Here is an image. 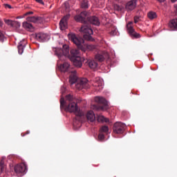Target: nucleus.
Returning a JSON list of instances; mask_svg holds the SVG:
<instances>
[{"label":"nucleus","instance_id":"nucleus-21","mask_svg":"<svg viewBox=\"0 0 177 177\" xmlns=\"http://www.w3.org/2000/svg\"><path fill=\"white\" fill-rule=\"evenodd\" d=\"M97 122H109V119L106 118L102 115H98L97 116Z\"/></svg>","mask_w":177,"mask_h":177},{"label":"nucleus","instance_id":"nucleus-39","mask_svg":"<svg viewBox=\"0 0 177 177\" xmlns=\"http://www.w3.org/2000/svg\"><path fill=\"white\" fill-rule=\"evenodd\" d=\"M171 1L174 3L176 1H177V0H171Z\"/></svg>","mask_w":177,"mask_h":177},{"label":"nucleus","instance_id":"nucleus-11","mask_svg":"<svg viewBox=\"0 0 177 177\" xmlns=\"http://www.w3.org/2000/svg\"><path fill=\"white\" fill-rule=\"evenodd\" d=\"M71 15L69 14L66 15V16H64V18L61 19V21H59V28L62 30H64L66 29V24L67 20L69 19Z\"/></svg>","mask_w":177,"mask_h":177},{"label":"nucleus","instance_id":"nucleus-25","mask_svg":"<svg viewBox=\"0 0 177 177\" xmlns=\"http://www.w3.org/2000/svg\"><path fill=\"white\" fill-rule=\"evenodd\" d=\"M118 34V29L115 26H111V35L115 36Z\"/></svg>","mask_w":177,"mask_h":177},{"label":"nucleus","instance_id":"nucleus-9","mask_svg":"<svg viewBox=\"0 0 177 177\" xmlns=\"http://www.w3.org/2000/svg\"><path fill=\"white\" fill-rule=\"evenodd\" d=\"M26 165L24 163L15 165V167H14V171H15L17 175H18L19 177H21L24 174H26Z\"/></svg>","mask_w":177,"mask_h":177},{"label":"nucleus","instance_id":"nucleus-10","mask_svg":"<svg viewBox=\"0 0 177 177\" xmlns=\"http://www.w3.org/2000/svg\"><path fill=\"white\" fill-rule=\"evenodd\" d=\"M28 22H32L34 24H43L44 19L39 16H32L26 18Z\"/></svg>","mask_w":177,"mask_h":177},{"label":"nucleus","instance_id":"nucleus-26","mask_svg":"<svg viewBox=\"0 0 177 177\" xmlns=\"http://www.w3.org/2000/svg\"><path fill=\"white\" fill-rule=\"evenodd\" d=\"M109 128L107 126H103L102 128L100 129V133H108Z\"/></svg>","mask_w":177,"mask_h":177},{"label":"nucleus","instance_id":"nucleus-1","mask_svg":"<svg viewBox=\"0 0 177 177\" xmlns=\"http://www.w3.org/2000/svg\"><path fill=\"white\" fill-rule=\"evenodd\" d=\"M75 19L77 22H81L83 26L80 28V31L83 32V38L88 41H94L95 39L91 37L93 34V30H92L89 24L94 26H99L100 24V19L96 16L88 17V12L86 11L82 12L80 15H76Z\"/></svg>","mask_w":177,"mask_h":177},{"label":"nucleus","instance_id":"nucleus-24","mask_svg":"<svg viewBox=\"0 0 177 177\" xmlns=\"http://www.w3.org/2000/svg\"><path fill=\"white\" fill-rule=\"evenodd\" d=\"M95 60H97L98 62H104V57L102 55L97 54L95 55Z\"/></svg>","mask_w":177,"mask_h":177},{"label":"nucleus","instance_id":"nucleus-23","mask_svg":"<svg viewBox=\"0 0 177 177\" xmlns=\"http://www.w3.org/2000/svg\"><path fill=\"white\" fill-rule=\"evenodd\" d=\"M148 17L149 19H155L157 17V15L155 12H149Z\"/></svg>","mask_w":177,"mask_h":177},{"label":"nucleus","instance_id":"nucleus-27","mask_svg":"<svg viewBox=\"0 0 177 177\" xmlns=\"http://www.w3.org/2000/svg\"><path fill=\"white\" fill-rule=\"evenodd\" d=\"M81 8H83L84 9L88 8V2L86 1H82L81 3Z\"/></svg>","mask_w":177,"mask_h":177},{"label":"nucleus","instance_id":"nucleus-36","mask_svg":"<svg viewBox=\"0 0 177 177\" xmlns=\"http://www.w3.org/2000/svg\"><path fill=\"white\" fill-rule=\"evenodd\" d=\"M64 92H66V87L65 86H62V93L64 94Z\"/></svg>","mask_w":177,"mask_h":177},{"label":"nucleus","instance_id":"nucleus-41","mask_svg":"<svg viewBox=\"0 0 177 177\" xmlns=\"http://www.w3.org/2000/svg\"><path fill=\"white\" fill-rule=\"evenodd\" d=\"M29 133H30V131H26V135H27V134H29Z\"/></svg>","mask_w":177,"mask_h":177},{"label":"nucleus","instance_id":"nucleus-35","mask_svg":"<svg viewBox=\"0 0 177 177\" xmlns=\"http://www.w3.org/2000/svg\"><path fill=\"white\" fill-rule=\"evenodd\" d=\"M33 12H27L26 13L24 14L25 16H27V15H33Z\"/></svg>","mask_w":177,"mask_h":177},{"label":"nucleus","instance_id":"nucleus-32","mask_svg":"<svg viewBox=\"0 0 177 177\" xmlns=\"http://www.w3.org/2000/svg\"><path fill=\"white\" fill-rule=\"evenodd\" d=\"M4 7H5V8L12 9V6H10V4H8V3H5Z\"/></svg>","mask_w":177,"mask_h":177},{"label":"nucleus","instance_id":"nucleus-31","mask_svg":"<svg viewBox=\"0 0 177 177\" xmlns=\"http://www.w3.org/2000/svg\"><path fill=\"white\" fill-rule=\"evenodd\" d=\"M140 17L139 16H135L134 17V23L138 24L139 22Z\"/></svg>","mask_w":177,"mask_h":177},{"label":"nucleus","instance_id":"nucleus-34","mask_svg":"<svg viewBox=\"0 0 177 177\" xmlns=\"http://www.w3.org/2000/svg\"><path fill=\"white\" fill-rule=\"evenodd\" d=\"M38 3H40L41 5H44V2L42 0H35Z\"/></svg>","mask_w":177,"mask_h":177},{"label":"nucleus","instance_id":"nucleus-17","mask_svg":"<svg viewBox=\"0 0 177 177\" xmlns=\"http://www.w3.org/2000/svg\"><path fill=\"white\" fill-rule=\"evenodd\" d=\"M169 28L172 30H177V19H174L169 22Z\"/></svg>","mask_w":177,"mask_h":177},{"label":"nucleus","instance_id":"nucleus-33","mask_svg":"<svg viewBox=\"0 0 177 177\" xmlns=\"http://www.w3.org/2000/svg\"><path fill=\"white\" fill-rule=\"evenodd\" d=\"M114 8H115L118 11H120L121 10V7L116 5V6H114Z\"/></svg>","mask_w":177,"mask_h":177},{"label":"nucleus","instance_id":"nucleus-18","mask_svg":"<svg viewBox=\"0 0 177 177\" xmlns=\"http://www.w3.org/2000/svg\"><path fill=\"white\" fill-rule=\"evenodd\" d=\"M22 27H24L27 30L34 31L33 25H32V24H30L29 22H24V23H22Z\"/></svg>","mask_w":177,"mask_h":177},{"label":"nucleus","instance_id":"nucleus-14","mask_svg":"<svg viewBox=\"0 0 177 177\" xmlns=\"http://www.w3.org/2000/svg\"><path fill=\"white\" fill-rule=\"evenodd\" d=\"M136 2H137V0H131L127 2L126 5V9L129 11L133 10L136 8V5H137Z\"/></svg>","mask_w":177,"mask_h":177},{"label":"nucleus","instance_id":"nucleus-2","mask_svg":"<svg viewBox=\"0 0 177 177\" xmlns=\"http://www.w3.org/2000/svg\"><path fill=\"white\" fill-rule=\"evenodd\" d=\"M61 106H65V111L69 113L75 114V118L73 120V126L77 124V122H81L85 120V113L78 108L75 102V98L71 94H68L66 97V101L64 98L61 99Z\"/></svg>","mask_w":177,"mask_h":177},{"label":"nucleus","instance_id":"nucleus-38","mask_svg":"<svg viewBox=\"0 0 177 177\" xmlns=\"http://www.w3.org/2000/svg\"><path fill=\"white\" fill-rule=\"evenodd\" d=\"M157 1H159V3H164L165 0H157Z\"/></svg>","mask_w":177,"mask_h":177},{"label":"nucleus","instance_id":"nucleus-22","mask_svg":"<svg viewBox=\"0 0 177 177\" xmlns=\"http://www.w3.org/2000/svg\"><path fill=\"white\" fill-rule=\"evenodd\" d=\"M62 50H64V56L67 57L69 55V47L67 45H64L63 46V48Z\"/></svg>","mask_w":177,"mask_h":177},{"label":"nucleus","instance_id":"nucleus-40","mask_svg":"<svg viewBox=\"0 0 177 177\" xmlns=\"http://www.w3.org/2000/svg\"><path fill=\"white\" fill-rule=\"evenodd\" d=\"M2 25H3V24H2L1 21H0V27H1Z\"/></svg>","mask_w":177,"mask_h":177},{"label":"nucleus","instance_id":"nucleus-15","mask_svg":"<svg viewBox=\"0 0 177 177\" xmlns=\"http://www.w3.org/2000/svg\"><path fill=\"white\" fill-rule=\"evenodd\" d=\"M87 119V121L90 122H93V121L95 120V114L93 113V111H88L86 113V115H84V118Z\"/></svg>","mask_w":177,"mask_h":177},{"label":"nucleus","instance_id":"nucleus-4","mask_svg":"<svg viewBox=\"0 0 177 177\" xmlns=\"http://www.w3.org/2000/svg\"><path fill=\"white\" fill-rule=\"evenodd\" d=\"M71 62H73V65L77 68H81L82 66V62L86 60V64L91 69H95L97 66V64L95 60L88 59V58H81L80 56V52L78 50L73 49L71 50Z\"/></svg>","mask_w":177,"mask_h":177},{"label":"nucleus","instance_id":"nucleus-13","mask_svg":"<svg viewBox=\"0 0 177 177\" xmlns=\"http://www.w3.org/2000/svg\"><path fill=\"white\" fill-rule=\"evenodd\" d=\"M5 23L8 26H10L12 28H20V23L16 21H12L10 19H5Z\"/></svg>","mask_w":177,"mask_h":177},{"label":"nucleus","instance_id":"nucleus-19","mask_svg":"<svg viewBox=\"0 0 177 177\" xmlns=\"http://www.w3.org/2000/svg\"><path fill=\"white\" fill-rule=\"evenodd\" d=\"M93 86L95 87V91H100L102 90V83L100 81H97L93 84Z\"/></svg>","mask_w":177,"mask_h":177},{"label":"nucleus","instance_id":"nucleus-12","mask_svg":"<svg viewBox=\"0 0 177 177\" xmlns=\"http://www.w3.org/2000/svg\"><path fill=\"white\" fill-rule=\"evenodd\" d=\"M48 35L44 32H38L35 33V39H37L38 41L44 42L47 41L48 39Z\"/></svg>","mask_w":177,"mask_h":177},{"label":"nucleus","instance_id":"nucleus-5","mask_svg":"<svg viewBox=\"0 0 177 177\" xmlns=\"http://www.w3.org/2000/svg\"><path fill=\"white\" fill-rule=\"evenodd\" d=\"M68 38L70 41L77 46L79 50H81L83 52H86V50H92L95 49V46L92 44H84V39L80 36H77L75 33L68 34Z\"/></svg>","mask_w":177,"mask_h":177},{"label":"nucleus","instance_id":"nucleus-30","mask_svg":"<svg viewBox=\"0 0 177 177\" xmlns=\"http://www.w3.org/2000/svg\"><path fill=\"white\" fill-rule=\"evenodd\" d=\"M5 40V36L1 31H0V41L3 42Z\"/></svg>","mask_w":177,"mask_h":177},{"label":"nucleus","instance_id":"nucleus-28","mask_svg":"<svg viewBox=\"0 0 177 177\" xmlns=\"http://www.w3.org/2000/svg\"><path fill=\"white\" fill-rule=\"evenodd\" d=\"M97 139L100 141H103L104 140V133H100V134H98Z\"/></svg>","mask_w":177,"mask_h":177},{"label":"nucleus","instance_id":"nucleus-20","mask_svg":"<svg viewBox=\"0 0 177 177\" xmlns=\"http://www.w3.org/2000/svg\"><path fill=\"white\" fill-rule=\"evenodd\" d=\"M55 55L58 56V57H62L64 56V50L62 48L55 49Z\"/></svg>","mask_w":177,"mask_h":177},{"label":"nucleus","instance_id":"nucleus-3","mask_svg":"<svg viewBox=\"0 0 177 177\" xmlns=\"http://www.w3.org/2000/svg\"><path fill=\"white\" fill-rule=\"evenodd\" d=\"M59 70L61 72L64 73H67L71 74L69 77V82L71 84H75L76 88L77 90L88 89L89 88L88 81L86 78L77 79V76L75 74V71L72 70L70 67V64L68 62H64V64H62L59 66Z\"/></svg>","mask_w":177,"mask_h":177},{"label":"nucleus","instance_id":"nucleus-8","mask_svg":"<svg viewBox=\"0 0 177 177\" xmlns=\"http://www.w3.org/2000/svg\"><path fill=\"white\" fill-rule=\"evenodd\" d=\"M126 128V124L122 122H116L114 123L113 131L115 134H122L124 131V129Z\"/></svg>","mask_w":177,"mask_h":177},{"label":"nucleus","instance_id":"nucleus-37","mask_svg":"<svg viewBox=\"0 0 177 177\" xmlns=\"http://www.w3.org/2000/svg\"><path fill=\"white\" fill-rule=\"evenodd\" d=\"M174 7L176 9V14L177 15V4H175V6H174Z\"/></svg>","mask_w":177,"mask_h":177},{"label":"nucleus","instance_id":"nucleus-6","mask_svg":"<svg viewBox=\"0 0 177 177\" xmlns=\"http://www.w3.org/2000/svg\"><path fill=\"white\" fill-rule=\"evenodd\" d=\"M94 100H95V102H97L98 104H93L91 107L93 110L106 111L108 109L107 101L104 97H95ZM99 104H102V106H100Z\"/></svg>","mask_w":177,"mask_h":177},{"label":"nucleus","instance_id":"nucleus-16","mask_svg":"<svg viewBox=\"0 0 177 177\" xmlns=\"http://www.w3.org/2000/svg\"><path fill=\"white\" fill-rule=\"evenodd\" d=\"M26 40H22L21 42L19 43L18 44V53L19 55L23 54L24 53V49L26 48Z\"/></svg>","mask_w":177,"mask_h":177},{"label":"nucleus","instance_id":"nucleus-7","mask_svg":"<svg viewBox=\"0 0 177 177\" xmlns=\"http://www.w3.org/2000/svg\"><path fill=\"white\" fill-rule=\"evenodd\" d=\"M132 25H133V22L132 21L129 22V24H127V31L129 32L130 37H131L132 39L140 38V35L135 32V30L133 28V26H132Z\"/></svg>","mask_w":177,"mask_h":177},{"label":"nucleus","instance_id":"nucleus-29","mask_svg":"<svg viewBox=\"0 0 177 177\" xmlns=\"http://www.w3.org/2000/svg\"><path fill=\"white\" fill-rule=\"evenodd\" d=\"M4 162L3 160L0 161V174H1L2 172H3L4 170Z\"/></svg>","mask_w":177,"mask_h":177}]
</instances>
